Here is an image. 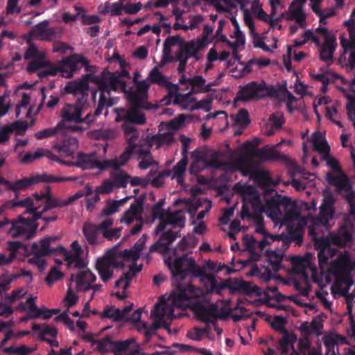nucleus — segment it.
I'll use <instances>...</instances> for the list:
<instances>
[{
    "mask_svg": "<svg viewBox=\"0 0 355 355\" xmlns=\"http://www.w3.org/2000/svg\"><path fill=\"white\" fill-rule=\"evenodd\" d=\"M321 246L318 253V265L320 272L326 279L334 277L336 284L332 292H338L347 296L350 286L353 284L351 272L355 270V258L347 251L340 253L329 262L337 252V250L329 245L328 241L322 239Z\"/></svg>",
    "mask_w": 355,
    "mask_h": 355,
    "instance_id": "nucleus-1",
    "label": "nucleus"
},
{
    "mask_svg": "<svg viewBox=\"0 0 355 355\" xmlns=\"http://www.w3.org/2000/svg\"><path fill=\"white\" fill-rule=\"evenodd\" d=\"M32 197H27L24 200H11L5 204V207L9 209H14L17 207H25L26 209L23 215L19 216L18 220L12 223L10 234L12 237H23L26 239H31L35 235L36 230L39 226L35 212L40 209V205L37 204Z\"/></svg>",
    "mask_w": 355,
    "mask_h": 355,
    "instance_id": "nucleus-2",
    "label": "nucleus"
},
{
    "mask_svg": "<svg viewBox=\"0 0 355 355\" xmlns=\"http://www.w3.org/2000/svg\"><path fill=\"white\" fill-rule=\"evenodd\" d=\"M149 87L150 85L146 80H144L138 82L135 90L128 94L130 107L120 110L119 117L122 116L128 119H133L134 117L135 122L145 123L146 116L141 112V110H149L154 107L152 103L147 101Z\"/></svg>",
    "mask_w": 355,
    "mask_h": 355,
    "instance_id": "nucleus-3",
    "label": "nucleus"
},
{
    "mask_svg": "<svg viewBox=\"0 0 355 355\" xmlns=\"http://www.w3.org/2000/svg\"><path fill=\"white\" fill-rule=\"evenodd\" d=\"M164 261L171 270L172 276L175 278L184 279L187 277V273L191 272L196 277L210 279V277L207 274L205 268L196 265L195 260L191 257H189L188 254H184L180 257H177L173 262L172 261L171 257L166 258Z\"/></svg>",
    "mask_w": 355,
    "mask_h": 355,
    "instance_id": "nucleus-4",
    "label": "nucleus"
},
{
    "mask_svg": "<svg viewBox=\"0 0 355 355\" xmlns=\"http://www.w3.org/2000/svg\"><path fill=\"white\" fill-rule=\"evenodd\" d=\"M33 198L35 202H37V205H40V209H37V212H35V216L36 218H39V220L44 223V226L40 230L43 231L49 223L55 222L58 220V212L53 209L54 208L64 207L65 206L55 205L62 204V200L52 197L49 187H46V191L44 192L34 193Z\"/></svg>",
    "mask_w": 355,
    "mask_h": 355,
    "instance_id": "nucleus-5",
    "label": "nucleus"
},
{
    "mask_svg": "<svg viewBox=\"0 0 355 355\" xmlns=\"http://www.w3.org/2000/svg\"><path fill=\"white\" fill-rule=\"evenodd\" d=\"M96 349L102 353L112 352L114 355H136L139 352V346L135 338L125 340H114L112 336L96 341Z\"/></svg>",
    "mask_w": 355,
    "mask_h": 355,
    "instance_id": "nucleus-6",
    "label": "nucleus"
},
{
    "mask_svg": "<svg viewBox=\"0 0 355 355\" xmlns=\"http://www.w3.org/2000/svg\"><path fill=\"white\" fill-rule=\"evenodd\" d=\"M90 78V80L98 85L100 90V96L98 106L94 112L95 116H99L105 107H112L114 104V98L110 97L112 89L115 88V85L119 81L108 73H104L102 76L87 75Z\"/></svg>",
    "mask_w": 355,
    "mask_h": 355,
    "instance_id": "nucleus-7",
    "label": "nucleus"
},
{
    "mask_svg": "<svg viewBox=\"0 0 355 355\" xmlns=\"http://www.w3.org/2000/svg\"><path fill=\"white\" fill-rule=\"evenodd\" d=\"M74 180L75 178L72 177H55L51 174L44 173L35 177L26 178L15 182H10L9 191L15 192V198L13 200H17V198L19 196L18 192L19 191L28 189L39 182L59 183Z\"/></svg>",
    "mask_w": 355,
    "mask_h": 355,
    "instance_id": "nucleus-8",
    "label": "nucleus"
},
{
    "mask_svg": "<svg viewBox=\"0 0 355 355\" xmlns=\"http://www.w3.org/2000/svg\"><path fill=\"white\" fill-rule=\"evenodd\" d=\"M336 200L333 193L327 192L324 194L322 202L320 206V212L315 218L314 225L309 230V234L311 236H316L315 232L316 226L322 225L327 227L329 221L333 219L335 214V208L334 207Z\"/></svg>",
    "mask_w": 355,
    "mask_h": 355,
    "instance_id": "nucleus-9",
    "label": "nucleus"
},
{
    "mask_svg": "<svg viewBox=\"0 0 355 355\" xmlns=\"http://www.w3.org/2000/svg\"><path fill=\"white\" fill-rule=\"evenodd\" d=\"M203 295V291L191 284L184 286L179 285L178 292L172 295L173 304L179 308L189 306L191 300L198 299Z\"/></svg>",
    "mask_w": 355,
    "mask_h": 355,
    "instance_id": "nucleus-10",
    "label": "nucleus"
},
{
    "mask_svg": "<svg viewBox=\"0 0 355 355\" xmlns=\"http://www.w3.org/2000/svg\"><path fill=\"white\" fill-rule=\"evenodd\" d=\"M89 63V61L87 58L81 55L74 53L58 63L60 73H61L63 77L71 78L74 72L80 69V64L88 69Z\"/></svg>",
    "mask_w": 355,
    "mask_h": 355,
    "instance_id": "nucleus-11",
    "label": "nucleus"
},
{
    "mask_svg": "<svg viewBox=\"0 0 355 355\" xmlns=\"http://www.w3.org/2000/svg\"><path fill=\"white\" fill-rule=\"evenodd\" d=\"M124 264L116 259L113 254L109 252L104 257L99 258L96 263L97 270L101 279L103 282H108L113 276V268L123 267Z\"/></svg>",
    "mask_w": 355,
    "mask_h": 355,
    "instance_id": "nucleus-12",
    "label": "nucleus"
},
{
    "mask_svg": "<svg viewBox=\"0 0 355 355\" xmlns=\"http://www.w3.org/2000/svg\"><path fill=\"white\" fill-rule=\"evenodd\" d=\"M268 86L264 82L258 83L252 81L241 88L238 93V97L243 101L262 98L268 95Z\"/></svg>",
    "mask_w": 355,
    "mask_h": 355,
    "instance_id": "nucleus-13",
    "label": "nucleus"
},
{
    "mask_svg": "<svg viewBox=\"0 0 355 355\" xmlns=\"http://www.w3.org/2000/svg\"><path fill=\"white\" fill-rule=\"evenodd\" d=\"M158 240L150 247V252H158L166 254L170 250V245L172 244L177 238L181 236L180 231L174 232L173 230L162 232Z\"/></svg>",
    "mask_w": 355,
    "mask_h": 355,
    "instance_id": "nucleus-14",
    "label": "nucleus"
},
{
    "mask_svg": "<svg viewBox=\"0 0 355 355\" xmlns=\"http://www.w3.org/2000/svg\"><path fill=\"white\" fill-rule=\"evenodd\" d=\"M69 162L71 163L69 166H76L84 169L98 168L101 171L107 169L105 160H98L96 152L89 154L81 152L78 153L76 162L75 164H73L71 162Z\"/></svg>",
    "mask_w": 355,
    "mask_h": 355,
    "instance_id": "nucleus-15",
    "label": "nucleus"
},
{
    "mask_svg": "<svg viewBox=\"0 0 355 355\" xmlns=\"http://www.w3.org/2000/svg\"><path fill=\"white\" fill-rule=\"evenodd\" d=\"M186 218L181 210H177L173 212L168 209V213L164 220L159 221V224L155 229V234L158 235L162 232L164 231L166 226L170 225L175 227L183 228L185 225Z\"/></svg>",
    "mask_w": 355,
    "mask_h": 355,
    "instance_id": "nucleus-16",
    "label": "nucleus"
},
{
    "mask_svg": "<svg viewBox=\"0 0 355 355\" xmlns=\"http://www.w3.org/2000/svg\"><path fill=\"white\" fill-rule=\"evenodd\" d=\"M191 309L198 319L206 324L214 322L218 318V308L214 304L205 306L202 302L197 300L192 304Z\"/></svg>",
    "mask_w": 355,
    "mask_h": 355,
    "instance_id": "nucleus-17",
    "label": "nucleus"
},
{
    "mask_svg": "<svg viewBox=\"0 0 355 355\" xmlns=\"http://www.w3.org/2000/svg\"><path fill=\"white\" fill-rule=\"evenodd\" d=\"M291 205V198L282 195H276L268 199L266 202V206L270 216L277 219H280L282 216L281 207H284L286 210L288 207Z\"/></svg>",
    "mask_w": 355,
    "mask_h": 355,
    "instance_id": "nucleus-18",
    "label": "nucleus"
},
{
    "mask_svg": "<svg viewBox=\"0 0 355 355\" xmlns=\"http://www.w3.org/2000/svg\"><path fill=\"white\" fill-rule=\"evenodd\" d=\"M59 239L58 236H49L40 240V245L37 243L32 244V250H36L42 255H57L64 251V248L61 245L56 247H52L51 244Z\"/></svg>",
    "mask_w": 355,
    "mask_h": 355,
    "instance_id": "nucleus-19",
    "label": "nucleus"
},
{
    "mask_svg": "<svg viewBox=\"0 0 355 355\" xmlns=\"http://www.w3.org/2000/svg\"><path fill=\"white\" fill-rule=\"evenodd\" d=\"M83 104L78 101L74 104H65L61 110L62 120L63 122V128L65 127L66 122H73L75 123H80V116L83 114Z\"/></svg>",
    "mask_w": 355,
    "mask_h": 355,
    "instance_id": "nucleus-20",
    "label": "nucleus"
},
{
    "mask_svg": "<svg viewBox=\"0 0 355 355\" xmlns=\"http://www.w3.org/2000/svg\"><path fill=\"white\" fill-rule=\"evenodd\" d=\"M151 314L155 318V321L151 325V329L153 331H157L162 327V322L165 317L171 320L176 318L173 308L166 303H163L162 305L159 303L155 304Z\"/></svg>",
    "mask_w": 355,
    "mask_h": 355,
    "instance_id": "nucleus-21",
    "label": "nucleus"
},
{
    "mask_svg": "<svg viewBox=\"0 0 355 355\" xmlns=\"http://www.w3.org/2000/svg\"><path fill=\"white\" fill-rule=\"evenodd\" d=\"M340 45L343 52L338 58V62L352 69L355 67V40L350 42L343 37Z\"/></svg>",
    "mask_w": 355,
    "mask_h": 355,
    "instance_id": "nucleus-22",
    "label": "nucleus"
},
{
    "mask_svg": "<svg viewBox=\"0 0 355 355\" xmlns=\"http://www.w3.org/2000/svg\"><path fill=\"white\" fill-rule=\"evenodd\" d=\"M121 109L124 108H115L114 110L116 114L115 121L118 123L121 121H124V123L123 124V129L124 130L125 139L128 141V144H136V141L139 137V132L136 130L134 125H143L144 123H138L137 122H135L134 117L133 119L123 118L122 116L119 117V110Z\"/></svg>",
    "mask_w": 355,
    "mask_h": 355,
    "instance_id": "nucleus-23",
    "label": "nucleus"
},
{
    "mask_svg": "<svg viewBox=\"0 0 355 355\" xmlns=\"http://www.w3.org/2000/svg\"><path fill=\"white\" fill-rule=\"evenodd\" d=\"M78 147V141L76 138L64 135L53 145V148L61 155L70 157L74 154Z\"/></svg>",
    "mask_w": 355,
    "mask_h": 355,
    "instance_id": "nucleus-24",
    "label": "nucleus"
},
{
    "mask_svg": "<svg viewBox=\"0 0 355 355\" xmlns=\"http://www.w3.org/2000/svg\"><path fill=\"white\" fill-rule=\"evenodd\" d=\"M137 149V144H128L124 151L118 158L105 159V164L106 168H114V170L120 168L125 166L128 162L132 158Z\"/></svg>",
    "mask_w": 355,
    "mask_h": 355,
    "instance_id": "nucleus-25",
    "label": "nucleus"
},
{
    "mask_svg": "<svg viewBox=\"0 0 355 355\" xmlns=\"http://www.w3.org/2000/svg\"><path fill=\"white\" fill-rule=\"evenodd\" d=\"M96 280V276L89 270H83L71 276V281L76 284L77 291H89L91 289V284Z\"/></svg>",
    "mask_w": 355,
    "mask_h": 355,
    "instance_id": "nucleus-26",
    "label": "nucleus"
},
{
    "mask_svg": "<svg viewBox=\"0 0 355 355\" xmlns=\"http://www.w3.org/2000/svg\"><path fill=\"white\" fill-rule=\"evenodd\" d=\"M312 254L306 253L304 257H296L292 260L293 269L295 272L302 275H306V268H311L313 272L317 271L315 266L311 267Z\"/></svg>",
    "mask_w": 355,
    "mask_h": 355,
    "instance_id": "nucleus-27",
    "label": "nucleus"
},
{
    "mask_svg": "<svg viewBox=\"0 0 355 355\" xmlns=\"http://www.w3.org/2000/svg\"><path fill=\"white\" fill-rule=\"evenodd\" d=\"M235 189L238 190L243 196H249L250 202L254 209L263 208V205L259 196L257 193L255 189L250 185L236 184Z\"/></svg>",
    "mask_w": 355,
    "mask_h": 355,
    "instance_id": "nucleus-28",
    "label": "nucleus"
},
{
    "mask_svg": "<svg viewBox=\"0 0 355 355\" xmlns=\"http://www.w3.org/2000/svg\"><path fill=\"white\" fill-rule=\"evenodd\" d=\"M337 47L336 37L328 38L321 46L320 58L321 60L330 64L333 61L334 53Z\"/></svg>",
    "mask_w": 355,
    "mask_h": 355,
    "instance_id": "nucleus-29",
    "label": "nucleus"
},
{
    "mask_svg": "<svg viewBox=\"0 0 355 355\" xmlns=\"http://www.w3.org/2000/svg\"><path fill=\"white\" fill-rule=\"evenodd\" d=\"M286 19L295 20L301 28H304L306 21V15L303 12L302 6L296 5L295 2H293L288 8Z\"/></svg>",
    "mask_w": 355,
    "mask_h": 355,
    "instance_id": "nucleus-30",
    "label": "nucleus"
},
{
    "mask_svg": "<svg viewBox=\"0 0 355 355\" xmlns=\"http://www.w3.org/2000/svg\"><path fill=\"white\" fill-rule=\"evenodd\" d=\"M89 88V84L87 78L78 81L69 82L64 87L66 94L73 95L83 94Z\"/></svg>",
    "mask_w": 355,
    "mask_h": 355,
    "instance_id": "nucleus-31",
    "label": "nucleus"
},
{
    "mask_svg": "<svg viewBox=\"0 0 355 355\" xmlns=\"http://www.w3.org/2000/svg\"><path fill=\"white\" fill-rule=\"evenodd\" d=\"M148 235L144 234L135 243L132 248L130 250H125L124 251L125 256L132 261L138 260L141 255V252L144 248Z\"/></svg>",
    "mask_w": 355,
    "mask_h": 355,
    "instance_id": "nucleus-32",
    "label": "nucleus"
},
{
    "mask_svg": "<svg viewBox=\"0 0 355 355\" xmlns=\"http://www.w3.org/2000/svg\"><path fill=\"white\" fill-rule=\"evenodd\" d=\"M83 233L90 245H96L101 231L97 225L92 223H85L83 227Z\"/></svg>",
    "mask_w": 355,
    "mask_h": 355,
    "instance_id": "nucleus-33",
    "label": "nucleus"
},
{
    "mask_svg": "<svg viewBox=\"0 0 355 355\" xmlns=\"http://www.w3.org/2000/svg\"><path fill=\"white\" fill-rule=\"evenodd\" d=\"M288 230V235H286L284 234H280L281 237L278 238L277 241L282 242V246L284 249H287L288 248L289 244L291 241H296L297 244H300L302 242V235L300 232L295 231L291 227H287Z\"/></svg>",
    "mask_w": 355,
    "mask_h": 355,
    "instance_id": "nucleus-34",
    "label": "nucleus"
},
{
    "mask_svg": "<svg viewBox=\"0 0 355 355\" xmlns=\"http://www.w3.org/2000/svg\"><path fill=\"white\" fill-rule=\"evenodd\" d=\"M110 178L115 188H125L130 179V175L120 168L110 173Z\"/></svg>",
    "mask_w": 355,
    "mask_h": 355,
    "instance_id": "nucleus-35",
    "label": "nucleus"
},
{
    "mask_svg": "<svg viewBox=\"0 0 355 355\" xmlns=\"http://www.w3.org/2000/svg\"><path fill=\"white\" fill-rule=\"evenodd\" d=\"M352 239V234L345 225L340 227L337 234L331 236L333 243L339 246L345 245L347 243L351 242Z\"/></svg>",
    "mask_w": 355,
    "mask_h": 355,
    "instance_id": "nucleus-36",
    "label": "nucleus"
},
{
    "mask_svg": "<svg viewBox=\"0 0 355 355\" xmlns=\"http://www.w3.org/2000/svg\"><path fill=\"white\" fill-rule=\"evenodd\" d=\"M254 155L261 161L279 160L281 159L279 153L274 147L270 148L263 147L257 149L255 150Z\"/></svg>",
    "mask_w": 355,
    "mask_h": 355,
    "instance_id": "nucleus-37",
    "label": "nucleus"
},
{
    "mask_svg": "<svg viewBox=\"0 0 355 355\" xmlns=\"http://www.w3.org/2000/svg\"><path fill=\"white\" fill-rule=\"evenodd\" d=\"M312 137L313 148L321 155L322 157L329 153L330 147L326 139L320 134L315 132Z\"/></svg>",
    "mask_w": 355,
    "mask_h": 355,
    "instance_id": "nucleus-38",
    "label": "nucleus"
},
{
    "mask_svg": "<svg viewBox=\"0 0 355 355\" xmlns=\"http://www.w3.org/2000/svg\"><path fill=\"white\" fill-rule=\"evenodd\" d=\"M198 243V239L193 235H188L187 236H184L178 243L177 247L173 249V254L175 259L178 257V250L181 251H186L189 249H191L195 248L196 245Z\"/></svg>",
    "mask_w": 355,
    "mask_h": 355,
    "instance_id": "nucleus-39",
    "label": "nucleus"
},
{
    "mask_svg": "<svg viewBox=\"0 0 355 355\" xmlns=\"http://www.w3.org/2000/svg\"><path fill=\"white\" fill-rule=\"evenodd\" d=\"M149 80L152 83L157 84L161 87H173L174 84L169 82L166 77L164 76L157 67H155L149 73Z\"/></svg>",
    "mask_w": 355,
    "mask_h": 355,
    "instance_id": "nucleus-40",
    "label": "nucleus"
},
{
    "mask_svg": "<svg viewBox=\"0 0 355 355\" xmlns=\"http://www.w3.org/2000/svg\"><path fill=\"white\" fill-rule=\"evenodd\" d=\"M130 197L119 200L109 201L101 213V216H109L119 211V207L125 205Z\"/></svg>",
    "mask_w": 355,
    "mask_h": 355,
    "instance_id": "nucleus-41",
    "label": "nucleus"
},
{
    "mask_svg": "<svg viewBox=\"0 0 355 355\" xmlns=\"http://www.w3.org/2000/svg\"><path fill=\"white\" fill-rule=\"evenodd\" d=\"M300 328L304 334H318L323 328V324L322 320L315 318L310 323L304 322Z\"/></svg>",
    "mask_w": 355,
    "mask_h": 355,
    "instance_id": "nucleus-42",
    "label": "nucleus"
},
{
    "mask_svg": "<svg viewBox=\"0 0 355 355\" xmlns=\"http://www.w3.org/2000/svg\"><path fill=\"white\" fill-rule=\"evenodd\" d=\"M254 216V222L256 225L255 232L257 233L262 234L263 236H268L270 237V239L272 241V242L277 241L278 238H280L281 235H279V234L272 235L266 231L265 227H264L263 218L262 215L261 214H255Z\"/></svg>",
    "mask_w": 355,
    "mask_h": 355,
    "instance_id": "nucleus-43",
    "label": "nucleus"
},
{
    "mask_svg": "<svg viewBox=\"0 0 355 355\" xmlns=\"http://www.w3.org/2000/svg\"><path fill=\"white\" fill-rule=\"evenodd\" d=\"M42 157H46L51 160L55 161L63 165H71L69 161H64L61 159L59 157L53 154L52 152L48 149L38 148L35 153H33V159H37Z\"/></svg>",
    "mask_w": 355,
    "mask_h": 355,
    "instance_id": "nucleus-44",
    "label": "nucleus"
},
{
    "mask_svg": "<svg viewBox=\"0 0 355 355\" xmlns=\"http://www.w3.org/2000/svg\"><path fill=\"white\" fill-rule=\"evenodd\" d=\"M284 250L282 251H267V257L269 263L271 265V267L274 271H278L282 268V261L284 256Z\"/></svg>",
    "mask_w": 355,
    "mask_h": 355,
    "instance_id": "nucleus-45",
    "label": "nucleus"
},
{
    "mask_svg": "<svg viewBox=\"0 0 355 355\" xmlns=\"http://www.w3.org/2000/svg\"><path fill=\"white\" fill-rule=\"evenodd\" d=\"M190 85L196 92H209L211 90L210 85H205V79L201 76H196L191 78Z\"/></svg>",
    "mask_w": 355,
    "mask_h": 355,
    "instance_id": "nucleus-46",
    "label": "nucleus"
},
{
    "mask_svg": "<svg viewBox=\"0 0 355 355\" xmlns=\"http://www.w3.org/2000/svg\"><path fill=\"white\" fill-rule=\"evenodd\" d=\"M296 340V336L294 334H289V332L283 334L282 338L279 342L282 354H286L288 352L290 347H293V343Z\"/></svg>",
    "mask_w": 355,
    "mask_h": 355,
    "instance_id": "nucleus-47",
    "label": "nucleus"
},
{
    "mask_svg": "<svg viewBox=\"0 0 355 355\" xmlns=\"http://www.w3.org/2000/svg\"><path fill=\"white\" fill-rule=\"evenodd\" d=\"M63 122H59L54 128H46L35 133V137L38 140L51 137L55 135L58 132L62 130Z\"/></svg>",
    "mask_w": 355,
    "mask_h": 355,
    "instance_id": "nucleus-48",
    "label": "nucleus"
},
{
    "mask_svg": "<svg viewBox=\"0 0 355 355\" xmlns=\"http://www.w3.org/2000/svg\"><path fill=\"white\" fill-rule=\"evenodd\" d=\"M184 51H186V58L189 60L191 58L196 60L199 59L198 51L203 46L202 42L196 43L194 41L186 42L184 44Z\"/></svg>",
    "mask_w": 355,
    "mask_h": 355,
    "instance_id": "nucleus-49",
    "label": "nucleus"
},
{
    "mask_svg": "<svg viewBox=\"0 0 355 355\" xmlns=\"http://www.w3.org/2000/svg\"><path fill=\"white\" fill-rule=\"evenodd\" d=\"M188 164V157H182V158L173 166V175L172 178H177L178 182H180L183 179V175L186 171Z\"/></svg>",
    "mask_w": 355,
    "mask_h": 355,
    "instance_id": "nucleus-50",
    "label": "nucleus"
},
{
    "mask_svg": "<svg viewBox=\"0 0 355 355\" xmlns=\"http://www.w3.org/2000/svg\"><path fill=\"white\" fill-rule=\"evenodd\" d=\"M104 73H110V76H114L119 81V83H116L115 88L111 89L112 91H116L119 88H121L123 90L125 89L126 83L125 80H122V78L123 77H129L130 74H129L128 71H127L126 70H123L121 72L112 73L109 71L103 70L99 76H102Z\"/></svg>",
    "mask_w": 355,
    "mask_h": 355,
    "instance_id": "nucleus-51",
    "label": "nucleus"
},
{
    "mask_svg": "<svg viewBox=\"0 0 355 355\" xmlns=\"http://www.w3.org/2000/svg\"><path fill=\"white\" fill-rule=\"evenodd\" d=\"M45 58L44 53L38 51L37 46L32 42H29L28 48L26 49L24 54L25 60H44Z\"/></svg>",
    "mask_w": 355,
    "mask_h": 355,
    "instance_id": "nucleus-52",
    "label": "nucleus"
},
{
    "mask_svg": "<svg viewBox=\"0 0 355 355\" xmlns=\"http://www.w3.org/2000/svg\"><path fill=\"white\" fill-rule=\"evenodd\" d=\"M65 260L69 267L83 269L86 266L85 262L81 258V254H69L66 256Z\"/></svg>",
    "mask_w": 355,
    "mask_h": 355,
    "instance_id": "nucleus-53",
    "label": "nucleus"
},
{
    "mask_svg": "<svg viewBox=\"0 0 355 355\" xmlns=\"http://www.w3.org/2000/svg\"><path fill=\"white\" fill-rule=\"evenodd\" d=\"M173 141V134L172 132L158 134L153 137V141L157 144V148L164 144L170 145Z\"/></svg>",
    "mask_w": 355,
    "mask_h": 355,
    "instance_id": "nucleus-54",
    "label": "nucleus"
},
{
    "mask_svg": "<svg viewBox=\"0 0 355 355\" xmlns=\"http://www.w3.org/2000/svg\"><path fill=\"white\" fill-rule=\"evenodd\" d=\"M234 123L236 125L243 128H245L250 124L249 113L246 109H241L234 116Z\"/></svg>",
    "mask_w": 355,
    "mask_h": 355,
    "instance_id": "nucleus-55",
    "label": "nucleus"
},
{
    "mask_svg": "<svg viewBox=\"0 0 355 355\" xmlns=\"http://www.w3.org/2000/svg\"><path fill=\"white\" fill-rule=\"evenodd\" d=\"M345 97L349 101L347 104V116L355 127V94H346Z\"/></svg>",
    "mask_w": 355,
    "mask_h": 355,
    "instance_id": "nucleus-56",
    "label": "nucleus"
},
{
    "mask_svg": "<svg viewBox=\"0 0 355 355\" xmlns=\"http://www.w3.org/2000/svg\"><path fill=\"white\" fill-rule=\"evenodd\" d=\"M102 315L103 318L112 319L114 322L122 321V313L120 309L114 307H106Z\"/></svg>",
    "mask_w": 355,
    "mask_h": 355,
    "instance_id": "nucleus-57",
    "label": "nucleus"
},
{
    "mask_svg": "<svg viewBox=\"0 0 355 355\" xmlns=\"http://www.w3.org/2000/svg\"><path fill=\"white\" fill-rule=\"evenodd\" d=\"M33 257H31L28 259V262L30 263L37 266L40 270H43L47 264L46 260L44 259V257L46 256L40 254L36 250H33Z\"/></svg>",
    "mask_w": 355,
    "mask_h": 355,
    "instance_id": "nucleus-58",
    "label": "nucleus"
},
{
    "mask_svg": "<svg viewBox=\"0 0 355 355\" xmlns=\"http://www.w3.org/2000/svg\"><path fill=\"white\" fill-rule=\"evenodd\" d=\"M64 276L63 272L58 270L57 267L51 268L47 276L45 278V282L49 285H52L55 282L61 279Z\"/></svg>",
    "mask_w": 355,
    "mask_h": 355,
    "instance_id": "nucleus-59",
    "label": "nucleus"
},
{
    "mask_svg": "<svg viewBox=\"0 0 355 355\" xmlns=\"http://www.w3.org/2000/svg\"><path fill=\"white\" fill-rule=\"evenodd\" d=\"M17 277L16 275H12L0 279V295L2 300L7 295L6 292L10 289V284Z\"/></svg>",
    "mask_w": 355,
    "mask_h": 355,
    "instance_id": "nucleus-60",
    "label": "nucleus"
},
{
    "mask_svg": "<svg viewBox=\"0 0 355 355\" xmlns=\"http://www.w3.org/2000/svg\"><path fill=\"white\" fill-rule=\"evenodd\" d=\"M25 291L24 288H19L17 290L12 291L10 295H5V297L3 299L8 304H12L17 300L22 298L25 294Z\"/></svg>",
    "mask_w": 355,
    "mask_h": 355,
    "instance_id": "nucleus-61",
    "label": "nucleus"
},
{
    "mask_svg": "<svg viewBox=\"0 0 355 355\" xmlns=\"http://www.w3.org/2000/svg\"><path fill=\"white\" fill-rule=\"evenodd\" d=\"M253 39V45L255 48H260L264 51L270 52V47L264 42L263 38L260 37L259 34L257 32L250 34Z\"/></svg>",
    "mask_w": 355,
    "mask_h": 355,
    "instance_id": "nucleus-62",
    "label": "nucleus"
},
{
    "mask_svg": "<svg viewBox=\"0 0 355 355\" xmlns=\"http://www.w3.org/2000/svg\"><path fill=\"white\" fill-rule=\"evenodd\" d=\"M272 327L282 334L288 333L285 328V320L281 316H276L271 324Z\"/></svg>",
    "mask_w": 355,
    "mask_h": 355,
    "instance_id": "nucleus-63",
    "label": "nucleus"
},
{
    "mask_svg": "<svg viewBox=\"0 0 355 355\" xmlns=\"http://www.w3.org/2000/svg\"><path fill=\"white\" fill-rule=\"evenodd\" d=\"M143 204L144 200L142 198H137L135 202L130 205L129 209L127 210V214H129L132 213L136 216L137 214H141L144 210Z\"/></svg>",
    "mask_w": 355,
    "mask_h": 355,
    "instance_id": "nucleus-64",
    "label": "nucleus"
}]
</instances>
